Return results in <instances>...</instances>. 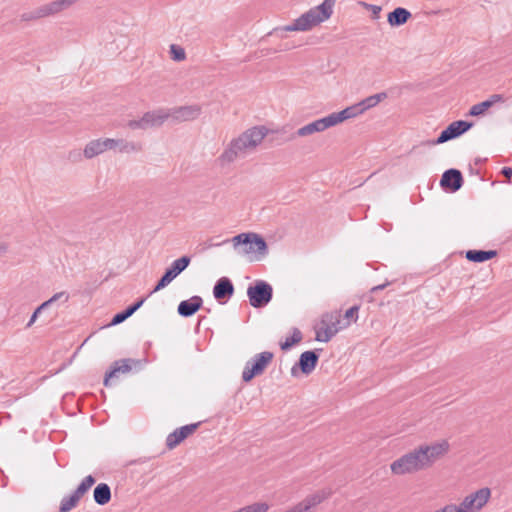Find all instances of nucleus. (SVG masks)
Wrapping results in <instances>:
<instances>
[{"instance_id": "obj_1", "label": "nucleus", "mask_w": 512, "mask_h": 512, "mask_svg": "<svg viewBox=\"0 0 512 512\" xmlns=\"http://www.w3.org/2000/svg\"><path fill=\"white\" fill-rule=\"evenodd\" d=\"M264 138L272 145H282L293 140L295 135L294 133L287 135L284 129L273 131L263 125L254 126L244 131L238 138L233 139L219 157V161L222 164L235 161L239 153L255 149Z\"/></svg>"}, {"instance_id": "obj_2", "label": "nucleus", "mask_w": 512, "mask_h": 512, "mask_svg": "<svg viewBox=\"0 0 512 512\" xmlns=\"http://www.w3.org/2000/svg\"><path fill=\"white\" fill-rule=\"evenodd\" d=\"M450 445L448 441L423 444L412 451L402 455L391 463V471L395 475L412 474L426 470L448 453Z\"/></svg>"}, {"instance_id": "obj_3", "label": "nucleus", "mask_w": 512, "mask_h": 512, "mask_svg": "<svg viewBox=\"0 0 512 512\" xmlns=\"http://www.w3.org/2000/svg\"><path fill=\"white\" fill-rule=\"evenodd\" d=\"M335 3L336 0H324L320 5L311 8L299 18L295 19L292 24L277 27L273 31L275 33L279 31H308L331 17Z\"/></svg>"}, {"instance_id": "obj_4", "label": "nucleus", "mask_w": 512, "mask_h": 512, "mask_svg": "<svg viewBox=\"0 0 512 512\" xmlns=\"http://www.w3.org/2000/svg\"><path fill=\"white\" fill-rule=\"evenodd\" d=\"M235 249H241L242 253H257L265 256L268 253V245L265 239L256 233L247 232L234 236L231 240Z\"/></svg>"}, {"instance_id": "obj_5", "label": "nucleus", "mask_w": 512, "mask_h": 512, "mask_svg": "<svg viewBox=\"0 0 512 512\" xmlns=\"http://www.w3.org/2000/svg\"><path fill=\"white\" fill-rule=\"evenodd\" d=\"M249 303L256 309L266 307L273 297V287L264 280H256L248 286Z\"/></svg>"}, {"instance_id": "obj_6", "label": "nucleus", "mask_w": 512, "mask_h": 512, "mask_svg": "<svg viewBox=\"0 0 512 512\" xmlns=\"http://www.w3.org/2000/svg\"><path fill=\"white\" fill-rule=\"evenodd\" d=\"M273 358L274 354L270 351H263L256 354L246 363L242 372V381L249 383L255 377L262 375L269 364L272 362Z\"/></svg>"}, {"instance_id": "obj_7", "label": "nucleus", "mask_w": 512, "mask_h": 512, "mask_svg": "<svg viewBox=\"0 0 512 512\" xmlns=\"http://www.w3.org/2000/svg\"><path fill=\"white\" fill-rule=\"evenodd\" d=\"M170 118L167 109H157L146 112L138 120H129L127 126L132 130H147L149 128H157Z\"/></svg>"}, {"instance_id": "obj_8", "label": "nucleus", "mask_w": 512, "mask_h": 512, "mask_svg": "<svg viewBox=\"0 0 512 512\" xmlns=\"http://www.w3.org/2000/svg\"><path fill=\"white\" fill-rule=\"evenodd\" d=\"M190 262L191 257L188 255H183L180 258L174 260L172 264L165 269L163 275L159 278L150 294L158 292L168 286L190 265Z\"/></svg>"}, {"instance_id": "obj_9", "label": "nucleus", "mask_w": 512, "mask_h": 512, "mask_svg": "<svg viewBox=\"0 0 512 512\" xmlns=\"http://www.w3.org/2000/svg\"><path fill=\"white\" fill-rule=\"evenodd\" d=\"M343 123L339 112H333L326 117L317 119L294 132L295 137H305L316 132H323L328 128Z\"/></svg>"}, {"instance_id": "obj_10", "label": "nucleus", "mask_w": 512, "mask_h": 512, "mask_svg": "<svg viewBox=\"0 0 512 512\" xmlns=\"http://www.w3.org/2000/svg\"><path fill=\"white\" fill-rule=\"evenodd\" d=\"M387 97L388 95L386 92H380L363 99L359 103L346 107L345 109L339 111L343 122L355 118L358 115L364 113L366 110L375 107L378 103L385 100Z\"/></svg>"}, {"instance_id": "obj_11", "label": "nucleus", "mask_w": 512, "mask_h": 512, "mask_svg": "<svg viewBox=\"0 0 512 512\" xmlns=\"http://www.w3.org/2000/svg\"><path fill=\"white\" fill-rule=\"evenodd\" d=\"M472 121L456 120L450 123L444 130L441 131L436 139L429 141L430 145H439L447 141L456 139L473 127Z\"/></svg>"}, {"instance_id": "obj_12", "label": "nucleus", "mask_w": 512, "mask_h": 512, "mask_svg": "<svg viewBox=\"0 0 512 512\" xmlns=\"http://www.w3.org/2000/svg\"><path fill=\"white\" fill-rule=\"evenodd\" d=\"M200 422L191 423L188 425L181 426L170 433L166 438V446L169 450L176 448L185 439L192 435L201 425Z\"/></svg>"}, {"instance_id": "obj_13", "label": "nucleus", "mask_w": 512, "mask_h": 512, "mask_svg": "<svg viewBox=\"0 0 512 512\" xmlns=\"http://www.w3.org/2000/svg\"><path fill=\"white\" fill-rule=\"evenodd\" d=\"M464 179L460 170L450 168L446 170L440 179L441 188L450 193H455L463 186Z\"/></svg>"}, {"instance_id": "obj_14", "label": "nucleus", "mask_w": 512, "mask_h": 512, "mask_svg": "<svg viewBox=\"0 0 512 512\" xmlns=\"http://www.w3.org/2000/svg\"><path fill=\"white\" fill-rule=\"evenodd\" d=\"M140 361L131 358H125L116 360L112 363L109 370L106 371L103 384L105 387L110 386V380L115 377L118 373H129L132 370V364H139Z\"/></svg>"}, {"instance_id": "obj_15", "label": "nucleus", "mask_w": 512, "mask_h": 512, "mask_svg": "<svg viewBox=\"0 0 512 512\" xmlns=\"http://www.w3.org/2000/svg\"><path fill=\"white\" fill-rule=\"evenodd\" d=\"M322 352L321 348L307 350L300 354L297 366H300V371L304 375H310L316 368L320 353Z\"/></svg>"}, {"instance_id": "obj_16", "label": "nucleus", "mask_w": 512, "mask_h": 512, "mask_svg": "<svg viewBox=\"0 0 512 512\" xmlns=\"http://www.w3.org/2000/svg\"><path fill=\"white\" fill-rule=\"evenodd\" d=\"M234 291L231 279L225 276L219 278L213 287L214 298L221 304L226 303L233 296Z\"/></svg>"}, {"instance_id": "obj_17", "label": "nucleus", "mask_w": 512, "mask_h": 512, "mask_svg": "<svg viewBox=\"0 0 512 512\" xmlns=\"http://www.w3.org/2000/svg\"><path fill=\"white\" fill-rule=\"evenodd\" d=\"M167 111L171 118L183 122L196 119L201 113V108L198 105H189L167 109Z\"/></svg>"}, {"instance_id": "obj_18", "label": "nucleus", "mask_w": 512, "mask_h": 512, "mask_svg": "<svg viewBox=\"0 0 512 512\" xmlns=\"http://www.w3.org/2000/svg\"><path fill=\"white\" fill-rule=\"evenodd\" d=\"M203 305V299L200 296H192L190 299L179 303L177 312L180 316L188 318L198 312Z\"/></svg>"}, {"instance_id": "obj_19", "label": "nucleus", "mask_w": 512, "mask_h": 512, "mask_svg": "<svg viewBox=\"0 0 512 512\" xmlns=\"http://www.w3.org/2000/svg\"><path fill=\"white\" fill-rule=\"evenodd\" d=\"M412 17L411 12L403 7H397L387 15V22L391 27L404 25Z\"/></svg>"}, {"instance_id": "obj_20", "label": "nucleus", "mask_w": 512, "mask_h": 512, "mask_svg": "<svg viewBox=\"0 0 512 512\" xmlns=\"http://www.w3.org/2000/svg\"><path fill=\"white\" fill-rule=\"evenodd\" d=\"M498 252L496 250H468L466 251V259L474 263H483L496 257Z\"/></svg>"}, {"instance_id": "obj_21", "label": "nucleus", "mask_w": 512, "mask_h": 512, "mask_svg": "<svg viewBox=\"0 0 512 512\" xmlns=\"http://www.w3.org/2000/svg\"><path fill=\"white\" fill-rule=\"evenodd\" d=\"M94 501L100 505L104 506L108 504L111 500V488L107 483H99L93 491Z\"/></svg>"}, {"instance_id": "obj_22", "label": "nucleus", "mask_w": 512, "mask_h": 512, "mask_svg": "<svg viewBox=\"0 0 512 512\" xmlns=\"http://www.w3.org/2000/svg\"><path fill=\"white\" fill-rule=\"evenodd\" d=\"M331 494V489H322L308 495L303 501L309 506L310 509H312L329 498Z\"/></svg>"}, {"instance_id": "obj_23", "label": "nucleus", "mask_w": 512, "mask_h": 512, "mask_svg": "<svg viewBox=\"0 0 512 512\" xmlns=\"http://www.w3.org/2000/svg\"><path fill=\"white\" fill-rule=\"evenodd\" d=\"M476 505V510L482 509L491 496V490L488 487L481 488L474 493L469 494Z\"/></svg>"}, {"instance_id": "obj_24", "label": "nucleus", "mask_w": 512, "mask_h": 512, "mask_svg": "<svg viewBox=\"0 0 512 512\" xmlns=\"http://www.w3.org/2000/svg\"><path fill=\"white\" fill-rule=\"evenodd\" d=\"M105 151L101 139L90 141L84 149V156L87 159H91Z\"/></svg>"}, {"instance_id": "obj_25", "label": "nucleus", "mask_w": 512, "mask_h": 512, "mask_svg": "<svg viewBox=\"0 0 512 512\" xmlns=\"http://www.w3.org/2000/svg\"><path fill=\"white\" fill-rule=\"evenodd\" d=\"M302 340V333L298 328L292 329V335L287 337L284 342L280 343V348L283 351L291 349L293 346L300 343Z\"/></svg>"}, {"instance_id": "obj_26", "label": "nucleus", "mask_w": 512, "mask_h": 512, "mask_svg": "<svg viewBox=\"0 0 512 512\" xmlns=\"http://www.w3.org/2000/svg\"><path fill=\"white\" fill-rule=\"evenodd\" d=\"M80 499L75 493H71L68 496H65L59 506V512H70L74 508L77 507Z\"/></svg>"}, {"instance_id": "obj_27", "label": "nucleus", "mask_w": 512, "mask_h": 512, "mask_svg": "<svg viewBox=\"0 0 512 512\" xmlns=\"http://www.w3.org/2000/svg\"><path fill=\"white\" fill-rule=\"evenodd\" d=\"M340 321L337 320L335 323H333V326H327L323 332L317 331L316 332V341L319 342H328L332 339V337L339 331V327L336 326V324H339Z\"/></svg>"}, {"instance_id": "obj_28", "label": "nucleus", "mask_w": 512, "mask_h": 512, "mask_svg": "<svg viewBox=\"0 0 512 512\" xmlns=\"http://www.w3.org/2000/svg\"><path fill=\"white\" fill-rule=\"evenodd\" d=\"M95 482L96 479L92 475H88L81 481L73 493H75L79 499H81L95 484Z\"/></svg>"}, {"instance_id": "obj_29", "label": "nucleus", "mask_w": 512, "mask_h": 512, "mask_svg": "<svg viewBox=\"0 0 512 512\" xmlns=\"http://www.w3.org/2000/svg\"><path fill=\"white\" fill-rule=\"evenodd\" d=\"M488 109H490V103L485 100L473 105L466 115L470 117L483 116L488 111Z\"/></svg>"}, {"instance_id": "obj_30", "label": "nucleus", "mask_w": 512, "mask_h": 512, "mask_svg": "<svg viewBox=\"0 0 512 512\" xmlns=\"http://www.w3.org/2000/svg\"><path fill=\"white\" fill-rule=\"evenodd\" d=\"M170 55L174 61H183L186 58L184 48L176 44L170 46Z\"/></svg>"}, {"instance_id": "obj_31", "label": "nucleus", "mask_w": 512, "mask_h": 512, "mask_svg": "<svg viewBox=\"0 0 512 512\" xmlns=\"http://www.w3.org/2000/svg\"><path fill=\"white\" fill-rule=\"evenodd\" d=\"M130 316H132L129 311L125 308L124 310L116 313L110 323L108 324V326H116L118 324H121L122 322H124L126 319H128Z\"/></svg>"}, {"instance_id": "obj_32", "label": "nucleus", "mask_w": 512, "mask_h": 512, "mask_svg": "<svg viewBox=\"0 0 512 512\" xmlns=\"http://www.w3.org/2000/svg\"><path fill=\"white\" fill-rule=\"evenodd\" d=\"M40 18H44V16L42 15V12H40V7L36 8L33 11L25 12V13L21 14V16H20V20L25 21V22L35 21Z\"/></svg>"}, {"instance_id": "obj_33", "label": "nucleus", "mask_w": 512, "mask_h": 512, "mask_svg": "<svg viewBox=\"0 0 512 512\" xmlns=\"http://www.w3.org/2000/svg\"><path fill=\"white\" fill-rule=\"evenodd\" d=\"M458 509H461L463 512H477L476 505L473 502V499H471L470 495L466 496L464 500L461 502L459 506H457Z\"/></svg>"}, {"instance_id": "obj_34", "label": "nucleus", "mask_w": 512, "mask_h": 512, "mask_svg": "<svg viewBox=\"0 0 512 512\" xmlns=\"http://www.w3.org/2000/svg\"><path fill=\"white\" fill-rule=\"evenodd\" d=\"M359 308L360 307L358 305H354L350 307L348 310H346L344 315L345 319L348 320L346 325H349L351 321H357Z\"/></svg>"}, {"instance_id": "obj_35", "label": "nucleus", "mask_w": 512, "mask_h": 512, "mask_svg": "<svg viewBox=\"0 0 512 512\" xmlns=\"http://www.w3.org/2000/svg\"><path fill=\"white\" fill-rule=\"evenodd\" d=\"M122 142H123V140H115V139H110V138L102 140L103 147H104L105 151L108 149H113V148L117 147L118 144L122 143Z\"/></svg>"}, {"instance_id": "obj_36", "label": "nucleus", "mask_w": 512, "mask_h": 512, "mask_svg": "<svg viewBox=\"0 0 512 512\" xmlns=\"http://www.w3.org/2000/svg\"><path fill=\"white\" fill-rule=\"evenodd\" d=\"M62 297L65 298V300H64L65 302L68 301V299H69V295L66 292H59V293L54 294L51 298H49L45 302H47L48 306L50 307L53 303H55L57 300H59Z\"/></svg>"}, {"instance_id": "obj_37", "label": "nucleus", "mask_w": 512, "mask_h": 512, "mask_svg": "<svg viewBox=\"0 0 512 512\" xmlns=\"http://www.w3.org/2000/svg\"><path fill=\"white\" fill-rule=\"evenodd\" d=\"M311 509L309 506L302 500L298 504H296L292 509L288 510L289 512H309Z\"/></svg>"}, {"instance_id": "obj_38", "label": "nucleus", "mask_w": 512, "mask_h": 512, "mask_svg": "<svg viewBox=\"0 0 512 512\" xmlns=\"http://www.w3.org/2000/svg\"><path fill=\"white\" fill-rule=\"evenodd\" d=\"M490 103V108L497 102H503L504 96L502 94H492L487 100Z\"/></svg>"}, {"instance_id": "obj_39", "label": "nucleus", "mask_w": 512, "mask_h": 512, "mask_svg": "<svg viewBox=\"0 0 512 512\" xmlns=\"http://www.w3.org/2000/svg\"><path fill=\"white\" fill-rule=\"evenodd\" d=\"M508 183H512V167L505 166L500 172Z\"/></svg>"}, {"instance_id": "obj_40", "label": "nucleus", "mask_w": 512, "mask_h": 512, "mask_svg": "<svg viewBox=\"0 0 512 512\" xmlns=\"http://www.w3.org/2000/svg\"><path fill=\"white\" fill-rule=\"evenodd\" d=\"M434 512H463L461 509L454 504L446 505L445 507L438 509Z\"/></svg>"}, {"instance_id": "obj_41", "label": "nucleus", "mask_w": 512, "mask_h": 512, "mask_svg": "<svg viewBox=\"0 0 512 512\" xmlns=\"http://www.w3.org/2000/svg\"><path fill=\"white\" fill-rule=\"evenodd\" d=\"M368 8L372 11V18L377 19L379 18V14L381 12V7L376 5H367Z\"/></svg>"}, {"instance_id": "obj_42", "label": "nucleus", "mask_w": 512, "mask_h": 512, "mask_svg": "<svg viewBox=\"0 0 512 512\" xmlns=\"http://www.w3.org/2000/svg\"><path fill=\"white\" fill-rule=\"evenodd\" d=\"M388 285H390V282H386L384 284H380V285H377V286H374L370 289V292L371 293H377L378 291H381L383 289H385Z\"/></svg>"}, {"instance_id": "obj_43", "label": "nucleus", "mask_w": 512, "mask_h": 512, "mask_svg": "<svg viewBox=\"0 0 512 512\" xmlns=\"http://www.w3.org/2000/svg\"><path fill=\"white\" fill-rule=\"evenodd\" d=\"M39 315L40 314L36 310H34L26 327H31L35 323Z\"/></svg>"}, {"instance_id": "obj_44", "label": "nucleus", "mask_w": 512, "mask_h": 512, "mask_svg": "<svg viewBox=\"0 0 512 512\" xmlns=\"http://www.w3.org/2000/svg\"><path fill=\"white\" fill-rule=\"evenodd\" d=\"M48 308H49V306H48L47 302H45V301H44V302H43L42 304H40V305H39L35 310H36L39 314H41L44 310H46V309H48Z\"/></svg>"}, {"instance_id": "obj_45", "label": "nucleus", "mask_w": 512, "mask_h": 512, "mask_svg": "<svg viewBox=\"0 0 512 512\" xmlns=\"http://www.w3.org/2000/svg\"><path fill=\"white\" fill-rule=\"evenodd\" d=\"M129 149H132V150H139L140 147H136V145L134 143H126L124 145V147L122 148V150H128Z\"/></svg>"}, {"instance_id": "obj_46", "label": "nucleus", "mask_w": 512, "mask_h": 512, "mask_svg": "<svg viewBox=\"0 0 512 512\" xmlns=\"http://www.w3.org/2000/svg\"><path fill=\"white\" fill-rule=\"evenodd\" d=\"M126 309L129 311L131 315H133L139 308H137V306L134 303H132L129 306H127Z\"/></svg>"}, {"instance_id": "obj_47", "label": "nucleus", "mask_w": 512, "mask_h": 512, "mask_svg": "<svg viewBox=\"0 0 512 512\" xmlns=\"http://www.w3.org/2000/svg\"><path fill=\"white\" fill-rule=\"evenodd\" d=\"M300 370V366H297V362L291 368V375L296 377L298 375V371Z\"/></svg>"}, {"instance_id": "obj_48", "label": "nucleus", "mask_w": 512, "mask_h": 512, "mask_svg": "<svg viewBox=\"0 0 512 512\" xmlns=\"http://www.w3.org/2000/svg\"><path fill=\"white\" fill-rule=\"evenodd\" d=\"M8 250V245L5 243H0V257L5 254Z\"/></svg>"}, {"instance_id": "obj_49", "label": "nucleus", "mask_w": 512, "mask_h": 512, "mask_svg": "<svg viewBox=\"0 0 512 512\" xmlns=\"http://www.w3.org/2000/svg\"><path fill=\"white\" fill-rule=\"evenodd\" d=\"M146 298L145 297H141L139 299H137L134 304L137 306V308H140L143 303L145 302Z\"/></svg>"}]
</instances>
